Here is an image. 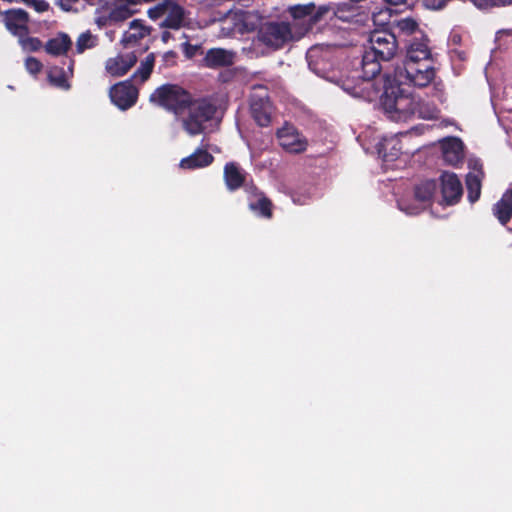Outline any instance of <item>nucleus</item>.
Listing matches in <instances>:
<instances>
[{
	"mask_svg": "<svg viewBox=\"0 0 512 512\" xmlns=\"http://www.w3.org/2000/svg\"><path fill=\"white\" fill-rule=\"evenodd\" d=\"M111 101L120 109L130 108L137 100L138 90L130 81L120 82L110 89Z\"/></svg>",
	"mask_w": 512,
	"mask_h": 512,
	"instance_id": "nucleus-12",
	"label": "nucleus"
},
{
	"mask_svg": "<svg viewBox=\"0 0 512 512\" xmlns=\"http://www.w3.org/2000/svg\"><path fill=\"white\" fill-rule=\"evenodd\" d=\"M510 0H482V9L508 5Z\"/></svg>",
	"mask_w": 512,
	"mask_h": 512,
	"instance_id": "nucleus-35",
	"label": "nucleus"
},
{
	"mask_svg": "<svg viewBox=\"0 0 512 512\" xmlns=\"http://www.w3.org/2000/svg\"><path fill=\"white\" fill-rule=\"evenodd\" d=\"M441 194L443 205L457 203L462 195V185L454 173L445 172L441 176Z\"/></svg>",
	"mask_w": 512,
	"mask_h": 512,
	"instance_id": "nucleus-15",
	"label": "nucleus"
},
{
	"mask_svg": "<svg viewBox=\"0 0 512 512\" xmlns=\"http://www.w3.org/2000/svg\"><path fill=\"white\" fill-rule=\"evenodd\" d=\"M471 2H472L476 7H478V6H479L478 0H471Z\"/></svg>",
	"mask_w": 512,
	"mask_h": 512,
	"instance_id": "nucleus-43",
	"label": "nucleus"
},
{
	"mask_svg": "<svg viewBox=\"0 0 512 512\" xmlns=\"http://www.w3.org/2000/svg\"><path fill=\"white\" fill-rule=\"evenodd\" d=\"M494 215L502 225H506L512 217V189H507L501 199L494 205Z\"/></svg>",
	"mask_w": 512,
	"mask_h": 512,
	"instance_id": "nucleus-20",
	"label": "nucleus"
},
{
	"mask_svg": "<svg viewBox=\"0 0 512 512\" xmlns=\"http://www.w3.org/2000/svg\"><path fill=\"white\" fill-rule=\"evenodd\" d=\"M435 76L436 71L432 63L403 64L395 70L392 79L403 86L423 88L433 83Z\"/></svg>",
	"mask_w": 512,
	"mask_h": 512,
	"instance_id": "nucleus-5",
	"label": "nucleus"
},
{
	"mask_svg": "<svg viewBox=\"0 0 512 512\" xmlns=\"http://www.w3.org/2000/svg\"><path fill=\"white\" fill-rule=\"evenodd\" d=\"M332 9L329 6L321 5L318 7H315V5L310 4L304 7H296L294 14L295 15H312L314 20H319L328 14L332 13Z\"/></svg>",
	"mask_w": 512,
	"mask_h": 512,
	"instance_id": "nucleus-27",
	"label": "nucleus"
},
{
	"mask_svg": "<svg viewBox=\"0 0 512 512\" xmlns=\"http://www.w3.org/2000/svg\"><path fill=\"white\" fill-rule=\"evenodd\" d=\"M85 1H86L87 3H89V4H93V2H94L95 0H85Z\"/></svg>",
	"mask_w": 512,
	"mask_h": 512,
	"instance_id": "nucleus-44",
	"label": "nucleus"
},
{
	"mask_svg": "<svg viewBox=\"0 0 512 512\" xmlns=\"http://www.w3.org/2000/svg\"><path fill=\"white\" fill-rule=\"evenodd\" d=\"M399 206H400V209L404 210L407 214H411L412 215V214H417L418 213V210H416V209L405 208L402 203H399Z\"/></svg>",
	"mask_w": 512,
	"mask_h": 512,
	"instance_id": "nucleus-40",
	"label": "nucleus"
},
{
	"mask_svg": "<svg viewBox=\"0 0 512 512\" xmlns=\"http://www.w3.org/2000/svg\"><path fill=\"white\" fill-rule=\"evenodd\" d=\"M21 48L26 52L37 51L41 48L42 43L38 38L27 37L26 35L17 36Z\"/></svg>",
	"mask_w": 512,
	"mask_h": 512,
	"instance_id": "nucleus-31",
	"label": "nucleus"
},
{
	"mask_svg": "<svg viewBox=\"0 0 512 512\" xmlns=\"http://www.w3.org/2000/svg\"><path fill=\"white\" fill-rule=\"evenodd\" d=\"M468 199L471 203L480 198V170L473 168L466 176Z\"/></svg>",
	"mask_w": 512,
	"mask_h": 512,
	"instance_id": "nucleus-25",
	"label": "nucleus"
},
{
	"mask_svg": "<svg viewBox=\"0 0 512 512\" xmlns=\"http://www.w3.org/2000/svg\"><path fill=\"white\" fill-rule=\"evenodd\" d=\"M155 63V56L153 53L148 54L140 63L139 68L136 70V72L133 74V78L136 81H140L143 83L146 81L154 67Z\"/></svg>",
	"mask_w": 512,
	"mask_h": 512,
	"instance_id": "nucleus-28",
	"label": "nucleus"
},
{
	"mask_svg": "<svg viewBox=\"0 0 512 512\" xmlns=\"http://www.w3.org/2000/svg\"><path fill=\"white\" fill-rule=\"evenodd\" d=\"M420 63H432V52L428 46V40L426 37L411 40L406 50V59L404 64Z\"/></svg>",
	"mask_w": 512,
	"mask_h": 512,
	"instance_id": "nucleus-13",
	"label": "nucleus"
},
{
	"mask_svg": "<svg viewBox=\"0 0 512 512\" xmlns=\"http://www.w3.org/2000/svg\"><path fill=\"white\" fill-rule=\"evenodd\" d=\"M215 106L206 99L192 101L178 115L187 134L195 136L212 130Z\"/></svg>",
	"mask_w": 512,
	"mask_h": 512,
	"instance_id": "nucleus-3",
	"label": "nucleus"
},
{
	"mask_svg": "<svg viewBox=\"0 0 512 512\" xmlns=\"http://www.w3.org/2000/svg\"><path fill=\"white\" fill-rule=\"evenodd\" d=\"M137 62L132 52L119 53L105 61V72L112 77L124 76Z\"/></svg>",
	"mask_w": 512,
	"mask_h": 512,
	"instance_id": "nucleus-14",
	"label": "nucleus"
},
{
	"mask_svg": "<svg viewBox=\"0 0 512 512\" xmlns=\"http://www.w3.org/2000/svg\"><path fill=\"white\" fill-rule=\"evenodd\" d=\"M98 44V37L90 31L81 33L76 40V51L81 54L87 49H92Z\"/></svg>",
	"mask_w": 512,
	"mask_h": 512,
	"instance_id": "nucleus-30",
	"label": "nucleus"
},
{
	"mask_svg": "<svg viewBox=\"0 0 512 512\" xmlns=\"http://www.w3.org/2000/svg\"><path fill=\"white\" fill-rule=\"evenodd\" d=\"M161 38H162V41L166 43V42H168V41H169V39L171 38V33H170V32H168V31H164V32L162 33V35H161Z\"/></svg>",
	"mask_w": 512,
	"mask_h": 512,
	"instance_id": "nucleus-41",
	"label": "nucleus"
},
{
	"mask_svg": "<svg viewBox=\"0 0 512 512\" xmlns=\"http://www.w3.org/2000/svg\"><path fill=\"white\" fill-rule=\"evenodd\" d=\"M256 15L247 11H228L220 21L218 36L226 38L234 33H244L256 27Z\"/></svg>",
	"mask_w": 512,
	"mask_h": 512,
	"instance_id": "nucleus-8",
	"label": "nucleus"
},
{
	"mask_svg": "<svg viewBox=\"0 0 512 512\" xmlns=\"http://www.w3.org/2000/svg\"><path fill=\"white\" fill-rule=\"evenodd\" d=\"M147 13L153 20L164 18L160 25L171 29H179L185 20V11L176 0H160Z\"/></svg>",
	"mask_w": 512,
	"mask_h": 512,
	"instance_id": "nucleus-7",
	"label": "nucleus"
},
{
	"mask_svg": "<svg viewBox=\"0 0 512 512\" xmlns=\"http://www.w3.org/2000/svg\"><path fill=\"white\" fill-rule=\"evenodd\" d=\"M449 0H423V5L430 10L442 9Z\"/></svg>",
	"mask_w": 512,
	"mask_h": 512,
	"instance_id": "nucleus-34",
	"label": "nucleus"
},
{
	"mask_svg": "<svg viewBox=\"0 0 512 512\" xmlns=\"http://www.w3.org/2000/svg\"><path fill=\"white\" fill-rule=\"evenodd\" d=\"M384 1L391 5H399V4L406 2V0H384Z\"/></svg>",
	"mask_w": 512,
	"mask_h": 512,
	"instance_id": "nucleus-42",
	"label": "nucleus"
},
{
	"mask_svg": "<svg viewBox=\"0 0 512 512\" xmlns=\"http://www.w3.org/2000/svg\"><path fill=\"white\" fill-rule=\"evenodd\" d=\"M235 52L223 48H212L207 51L204 63L209 68L229 66L234 63Z\"/></svg>",
	"mask_w": 512,
	"mask_h": 512,
	"instance_id": "nucleus-19",
	"label": "nucleus"
},
{
	"mask_svg": "<svg viewBox=\"0 0 512 512\" xmlns=\"http://www.w3.org/2000/svg\"><path fill=\"white\" fill-rule=\"evenodd\" d=\"M34 7L38 12H44L48 9V4L45 1H37Z\"/></svg>",
	"mask_w": 512,
	"mask_h": 512,
	"instance_id": "nucleus-38",
	"label": "nucleus"
},
{
	"mask_svg": "<svg viewBox=\"0 0 512 512\" xmlns=\"http://www.w3.org/2000/svg\"><path fill=\"white\" fill-rule=\"evenodd\" d=\"M435 190L436 183L434 181H423L415 188V199L424 207L431 200Z\"/></svg>",
	"mask_w": 512,
	"mask_h": 512,
	"instance_id": "nucleus-26",
	"label": "nucleus"
},
{
	"mask_svg": "<svg viewBox=\"0 0 512 512\" xmlns=\"http://www.w3.org/2000/svg\"><path fill=\"white\" fill-rule=\"evenodd\" d=\"M49 82L63 90H68L70 88V84L68 82V76L63 69L58 67H53L48 72Z\"/></svg>",
	"mask_w": 512,
	"mask_h": 512,
	"instance_id": "nucleus-29",
	"label": "nucleus"
},
{
	"mask_svg": "<svg viewBox=\"0 0 512 512\" xmlns=\"http://www.w3.org/2000/svg\"><path fill=\"white\" fill-rule=\"evenodd\" d=\"M383 110L387 117L394 122H408L416 116L422 119H434L439 111L430 103H421L403 85L386 77L384 93L381 97Z\"/></svg>",
	"mask_w": 512,
	"mask_h": 512,
	"instance_id": "nucleus-2",
	"label": "nucleus"
},
{
	"mask_svg": "<svg viewBox=\"0 0 512 512\" xmlns=\"http://www.w3.org/2000/svg\"><path fill=\"white\" fill-rule=\"evenodd\" d=\"M25 68L30 74L36 75L41 71L42 64L38 59L34 57H28L25 60Z\"/></svg>",
	"mask_w": 512,
	"mask_h": 512,
	"instance_id": "nucleus-33",
	"label": "nucleus"
},
{
	"mask_svg": "<svg viewBox=\"0 0 512 512\" xmlns=\"http://www.w3.org/2000/svg\"><path fill=\"white\" fill-rule=\"evenodd\" d=\"M148 34L149 30L141 20H133L130 22L128 30L125 31L122 42L124 44L134 43L146 37Z\"/></svg>",
	"mask_w": 512,
	"mask_h": 512,
	"instance_id": "nucleus-23",
	"label": "nucleus"
},
{
	"mask_svg": "<svg viewBox=\"0 0 512 512\" xmlns=\"http://www.w3.org/2000/svg\"><path fill=\"white\" fill-rule=\"evenodd\" d=\"M399 31L405 34H413L418 30V23L413 18H403L396 24Z\"/></svg>",
	"mask_w": 512,
	"mask_h": 512,
	"instance_id": "nucleus-32",
	"label": "nucleus"
},
{
	"mask_svg": "<svg viewBox=\"0 0 512 512\" xmlns=\"http://www.w3.org/2000/svg\"><path fill=\"white\" fill-rule=\"evenodd\" d=\"M150 101L173 110L178 116L190 102L189 95L175 85H163L156 89L150 96Z\"/></svg>",
	"mask_w": 512,
	"mask_h": 512,
	"instance_id": "nucleus-6",
	"label": "nucleus"
},
{
	"mask_svg": "<svg viewBox=\"0 0 512 512\" xmlns=\"http://www.w3.org/2000/svg\"><path fill=\"white\" fill-rule=\"evenodd\" d=\"M443 160L452 166H456L464 159V144L457 137H446L439 141Z\"/></svg>",
	"mask_w": 512,
	"mask_h": 512,
	"instance_id": "nucleus-16",
	"label": "nucleus"
},
{
	"mask_svg": "<svg viewBox=\"0 0 512 512\" xmlns=\"http://www.w3.org/2000/svg\"><path fill=\"white\" fill-rule=\"evenodd\" d=\"M424 129V126H416L409 131L382 138L376 145L379 155L385 161H392L403 152L412 153L416 149L415 145H411L412 136L422 134Z\"/></svg>",
	"mask_w": 512,
	"mask_h": 512,
	"instance_id": "nucleus-4",
	"label": "nucleus"
},
{
	"mask_svg": "<svg viewBox=\"0 0 512 512\" xmlns=\"http://www.w3.org/2000/svg\"><path fill=\"white\" fill-rule=\"evenodd\" d=\"M224 180L227 188L233 191L244 183L245 174L237 164L227 163L224 167Z\"/></svg>",
	"mask_w": 512,
	"mask_h": 512,
	"instance_id": "nucleus-21",
	"label": "nucleus"
},
{
	"mask_svg": "<svg viewBox=\"0 0 512 512\" xmlns=\"http://www.w3.org/2000/svg\"><path fill=\"white\" fill-rule=\"evenodd\" d=\"M71 44L72 42L67 34H59L46 43L45 49L51 55L60 56L69 50Z\"/></svg>",
	"mask_w": 512,
	"mask_h": 512,
	"instance_id": "nucleus-24",
	"label": "nucleus"
},
{
	"mask_svg": "<svg viewBox=\"0 0 512 512\" xmlns=\"http://www.w3.org/2000/svg\"><path fill=\"white\" fill-rule=\"evenodd\" d=\"M279 145L289 153L304 152L308 146L307 139L292 125L285 124L277 131Z\"/></svg>",
	"mask_w": 512,
	"mask_h": 512,
	"instance_id": "nucleus-11",
	"label": "nucleus"
},
{
	"mask_svg": "<svg viewBox=\"0 0 512 512\" xmlns=\"http://www.w3.org/2000/svg\"><path fill=\"white\" fill-rule=\"evenodd\" d=\"M214 160L207 148H198L191 155L183 158L179 166L184 170H194L209 166Z\"/></svg>",
	"mask_w": 512,
	"mask_h": 512,
	"instance_id": "nucleus-18",
	"label": "nucleus"
},
{
	"mask_svg": "<svg viewBox=\"0 0 512 512\" xmlns=\"http://www.w3.org/2000/svg\"><path fill=\"white\" fill-rule=\"evenodd\" d=\"M291 37L290 27L286 23H266L258 33L259 41L273 49L282 47Z\"/></svg>",
	"mask_w": 512,
	"mask_h": 512,
	"instance_id": "nucleus-9",
	"label": "nucleus"
},
{
	"mask_svg": "<svg viewBox=\"0 0 512 512\" xmlns=\"http://www.w3.org/2000/svg\"><path fill=\"white\" fill-rule=\"evenodd\" d=\"M509 4H512V0H510V1H509L508 5H509Z\"/></svg>",
	"mask_w": 512,
	"mask_h": 512,
	"instance_id": "nucleus-45",
	"label": "nucleus"
},
{
	"mask_svg": "<svg viewBox=\"0 0 512 512\" xmlns=\"http://www.w3.org/2000/svg\"><path fill=\"white\" fill-rule=\"evenodd\" d=\"M247 191L251 192L254 197L249 200L250 209L263 217H271V202L261 193H257L256 188L252 186L247 187Z\"/></svg>",
	"mask_w": 512,
	"mask_h": 512,
	"instance_id": "nucleus-22",
	"label": "nucleus"
},
{
	"mask_svg": "<svg viewBox=\"0 0 512 512\" xmlns=\"http://www.w3.org/2000/svg\"><path fill=\"white\" fill-rule=\"evenodd\" d=\"M78 0H58V4L64 11H77L75 4Z\"/></svg>",
	"mask_w": 512,
	"mask_h": 512,
	"instance_id": "nucleus-36",
	"label": "nucleus"
},
{
	"mask_svg": "<svg viewBox=\"0 0 512 512\" xmlns=\"http://www.w3.org/2000/svg\"><path fill=\"white\" fill-rule=\"evenodd\" d=\"M318 50H319V48H317V47H313V48H311V49L308 51V53H307V58H308L309 60H311V59H313L314 57H316V54H317Z\"/></svg>",
	"mask_w": 512,
	"mask_h": 512,
	"instance_id": "nucleus-39",
	"label": "nucleus"
},
{
	"mask_svg": "<svg viewBox=\"0 0 512 512\" xmlns=\"http://www.w3.org/2000/svg\"><path fill=\"white\" fill-rule=\"evenodd\" d=\"M198 49H199V47L197 45H191L187 42L183 44L184 53L188 58L194 57L196 55Z\"/></svg>",
	"mask_w": 512,
	"mask_h": 512,
	"instance_id": "nucleus-37",
	"label": "nucleus"
},
{
	"mask_svg": "<svg viewBox=\"0 0 512 512\" xmlns=\"http://www.w3.org/2000/svg\"><path fill=\"white\" fill-rule=\"evenodd\" d=\"M28 15L22 9H11L4 13V24L15 36L27 35Z\"/></svg>",
	"mask_w": 512,
	"mask_h": 512,
	"instance_id": "nucleus-17",
	"label": "nucleus"
},
{
	"mask_svg": "<svg viewBox=\"0 0 512 512\" xmlns=\"http://www.w3.org/2000/svg\"><path fill=\"white\" fill-rule=\"evenodd\" d=\"M370 47L365 51L361 61V73L355 70L352 75L341 77L337 84L353 97L372 100L378 95L372 79L379 74V60L388 61L396 53L397 42L389 31H374L369 37Z\"/></svg>",
	"mask_w": 512,
	"mask_h": 512,
	"instance_id": "nucleus-1",
	"label": "nucleus"
},
{
	"mask_svg": "<svg viewBox=\"0 0 512 512\" xmlns=\"http://www.w3.org/2000/svg\"><path fill=\"white\" fill-rule=\"evenodd\" d=\"M250 107L253 118L260 126L265 127L270 124L273 108L265 87L257 86L253 88Z\"/></svg>",
	"mask_w": 512,
	"mask_h": 512,
	"instance_id": "nucleus-10",
	"label": "nucleus"
}]
</instances>
